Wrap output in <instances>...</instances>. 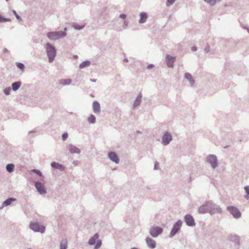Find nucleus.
Returning a JSON list of instances; mask_svg holds the SVG:
<instances>
[{"mask_svg":"<svg viewBox=\"0 0 249 249\" xmlns=\"http://www.w3.org/2000/svg\"><path fill=\"white\" fill-rule=\"evenodd\" d=\"M46 50L50 62L52 61L55 56V50L50 43L46 44Z\"/></svg>","mask_w":249,"mask_h":249,"instance_id":"nucleus-1","label":"nucleus"},{"mask_svg":"<svg viewBox=\"0 0 249 249\" xmlns=\"http://www.w3.org/2000/svg\"><path fill=\"white\" fill-rule=\"evenodd\" d=\"M30 227L32 230L36 232L43 233L45 231V227L36 222L31 223L30 225Z\"/></svg>","mask_w":249,"mask_h":249,"instance_id":"nucleus-2","label":"nucleus"},{"mask_svg":"<svg viewBox=\"0 0 249 249\" xmlns=\"http://www.w3.org/2000/svg\"><path fill=\"white\" fill-rule=\"evenodd\" d=\"M65 36V34L63 32H50L48 34V37L52 40H56L62 36Z\"/></svg>","mask_w":249,"mask_h":249,"instance_id":"nucleus-3","label":"nucleus"},{"mask_svg":"<svg viewBox=\"0 0 249 249\" xmlns=\"http://www.w3.org/2000/svg\"><path fill=\"white\" fill-rule=\"evenodd\" d=\"M227 209L233 215L234 217L238 218L241 216V213L237 208L232 206H229L228 207Z\"/></svg>","mask_w":249,"mask_h":249,"instance_id":"nucleus-4","label":"nucleus"},{"mask_svg":"<svg viewBox=\"0 0 249 249\" xmlns=\"http://www.w3.org/2000/svg\"><path fill=\"white\" fill-rule=\"evenodd\" d=\"M162 231V229L159 227H152L150 230V233L153 237H157L159 234H160Z\"/></svg>","mask_w":249,"mask_h":249,"instance_id":"nucleus-5","label":"nucleus"},{"mask_svg":"<svg viewBox=\"0 0 249 249\" xmlns=\"http://www.w3.org/2000/svg\"><path fill=\"white\" fill-rule=\"evenodd\" d=\"M35 186H36L37 191L40 194H44L46 193V191L44 185L43 184H42L41 182H36L35 184Z\"/></svg>","mask_w":249,"mask_h":249,"instance_id":"nucleus-6","label":"nucleus"},{"mask_svg":"<svg viewBox=\"0 0 249 249\" xmlns=\"http://www.w3.org/2000/svg\"><path fill=\"white\" fill-rule=\"evenodd\" d=\"M182 222L180 220H178L174 225V227L170 233V236H173L178 231L181 226Z\"/></svg>","mask_w":249,"mask_h":249,"instance_id":"nucleus-7","label":"nucleus"},{"mask_svg":"<svg viewBox=\"0 0 249 249\" xmlns=\"http://www.w3.org/2000/svg\"><path fill=\"white\" fill-rule=\"evenodd\" d=\"M175 59V57L171 56L169 55L166 56V63L169 67L172 68L173 67Z\"/></svg>","mask_w":249,"mask_h":249,"instance_id":"nucleus-8","label":"nucleus"},{"mask_svg":"<svg viewBox=\"0 0 249 249\" xmlns=\"http://www.w3.org/2000/svg\"><path fill=\"white\" fill-rule=\"evenodd\" d=\"M172 140L171 135L168 133H166L163 136L162 138V143L164 145H167Z\"/></svg>","mask_w":249,"mask_h":249,"instance_id":"nucleus-9","label":"nucleus"},{"mask_svg":"<svg viewBox=\"0 0 249 249\" xmlns=\"http://www.w3.org/2000/svg\"><path fill=\"white\" fill-rule=\"evenodd\" d=\"M208 161L211 164L213 167L214 168L217 166L216 157L213 155H210L208 158Z\"/></svg>","mask_w":249,"mask_h":249,"instance_id":"nucleus-10","label":"nucleus"},{"mask_svg":"<svg viewBox=\"0 0 249 249\" xmlns=\"http://www.w3.org/2000/svg\"><path fill=\"white\" fill-rule=\"evenodd\" d=\"M185 221L188 226H192L195 225L194 219L193 217L190 215H187L185 216Z\"/></svg>","mask_w":249,"mask_h":249,"instance_id":"nucleus-11","label":"nucleus"},{"mask_svg":"<svg viewBox=\"0 0 249 249\" xmlns=\"http://www.w3.org/2000/svg\"><path fill=\"white\" fill-rule=\"evenodd\" d=\"M108 157L109 159L113 161L116 163H119V159L115 153L113 152L109 153L108 154Z\"/></svg>","mask_w":249,"mask_h":249,"instance_id":"nucleus-12","label":"nucleus"},{"mask_svg":"<svg viewBox=\"0 0 249 249\" xmlns=\"http://www.w3.org/2000/svg\"><path fill=\"white\" fill-rule=\"evenodd\" d=\"M146 243L148 247L150 248L153 249L156 247L155 241L150 238H147L146 239Z\"/></svg>","mask_w":249,"mask_h":249,"instance_id":"nucleus-13","label":"nucleus"},{"mask_svg":"<svg viewBox=\"0 0 249 249\" xmlns=\"http://www.w3.org/2000/svg\"><path fill=\"white\" fill-rule=\"evenodd\" d=\"M68 149L70 152L71 154L80 153V150L78 148L72 145H69L68 147Z\"/></svg>","mask_w":249,"mask_h":249,"instance_id":"nucleus-14","label":"nucleus"},{"mask_svg":"<svg viewBox=\"0 0 249 249\" xmlns=\"http://www.w3.org/2000/svg\"><path fill=\"white\" fill-rule=\"evenodd\" d=\"M93 109L95 113H99L100 111V106L98 102L94 101L93 103Z\"/></svg>","mask_w":249,"mask_h":249,"instance_id":"nucleus-15","label":"nucleus"},{"mask_svg":"<svg viewBox=\"0 0 249 249\" xmlns=\"http://www.w3.org/2000/svg\"><path fill=\"white\" fill-rule=\"evenodd\" d=\"M141 18L139 20V22L140 23H144L146 21V20L147 18V14L144 12H142L140 14Z\"/></svg>","mask_w":249,"mask_h":249,"instance_id":"nucleus-16","label":"nucleus"},{"mask_svg":"<svg viewBox=\"0 0 249 249\" xmlns=\"http://www.w3.org/2000/svg\"><path fill=\"white\" fill-rule=\"evenodd\" d=\"M98 237H99V236H98V234L96 233V234H94L93 237L91 238L89 240V243L90 245H94V244H95V242H96L95 241H96V240L98 239Z\"/></svg>","mask_w":249,"mask_h":249,"instance_id":"nucleus-17","label":"nucleus"},{"mask_svg":"<svg viewBox=\"0 0 249 249\" xmlns=\"http://www.w3.org/2000/svg\"><path fill=\"white\" fill-rule=\"evenodd\" d=\"M16 199L13 198H9L6 199L3 202L2 205L3 206H6L9 205L12 201H15Z\"/></svg>","mask_w":249,"mask_h":249,"instance_id":"nucleus-18","label":"nucleus"},{"mask_svg":"<svg viewBox=\"0 0 249 249\" xmlns=\"http://www.w3.org/2000/svg\"><path fill=\"white\" fill-rule=\"evenodd\" d=\"M67 248V240L66 239L63 240L60 244L61 249H66Z\"/></svg>","mask_w":249,"mask_h":249,"instance_id":"nucleus-19","label":"nucleus"},{"mask_svg":"<svg viewBox=\"0 0 249 249\" xmlns=\"http://www.w3.org/2000/svg\"><path fill=\"white\" fill-rule=\"evenodd\" d=\"M14 168V165L13 164H9L6 166V170L9 173L13 172Z\"/></svg>","mask_w":249,"mask_h":249,"instance_id":"nucleus-20","label":"nucleus"},{"mask_svg":"<svg viewBox=\"0 0 249 249\" xmlns=\"http://www.w3.org/2000/svg\"><path fill=\"white\" fill-rule=\"evenodd\" d=\"M20 86V82H15L12 84V89L14 90H16L18 89Z\"/></svg>","mask_w":249,"mask_h":249,"instance_id":"nucleus-21","label":"nucleus"},{"mask_svg":"<svg viewBox=\"0 0 249 249\" xmlns=\"http://www.w3.org/2000/svg\"><path fill=\"white\" fill-rule=\"evenodd\" d=\"M51 166L53 168L57 169H61L63 168L61 164L55 162L52 163Z\"/></svg>","mask_w":249,"mask_h":249,"instance_id":"nucleus-22","label":"nucleus"},{"mask_svg":"<svg viewBox=\"0 0 249 249\" xmlns=\"http://www.w3.org/2000/svg\"><path fill=\"white\" fill-rule=\"evenodd\" d=\"M185 76L186 78V79H187L188 80H189L191 83L193 84L194 83V81L193 79L192 76L190 73H185Z\"/></svg>","mask_w":249,"mask_h":249,"instance_id":"nucleus-23","label":"nucleus"},{"mask_svg":"<svg viewBox=\"0 0 249 249\" xmlns=\"http://www.w3.org/2000/svg\"><path fill=\"white\" fill-rule=\"evenodd\" d=\"M90 64V62L89 61H86L84 62H83L80 65V68H84L87 66H89Z\"/></svg>","mask_w":249,"mask_h":249,"instance_id":"nucleus-24","label":"nucleus"},{"mask_svg":"<svg viewBox=\"0 0 249 249\" xmlns=\"http://www.w3.org/2000/svg\"><path fill=\"white\" fill-rule=\"evenodd\" d=\"M208 207L207 205L201 206L198 209L199 213H205L206 212V207Z\"/></svg>","mask_w":249,"mask_h":249,"instance_id":"nucleus-25","label":"nucleus"},{"mask_svg":"<svg viewBox=\"0 0 249 249\" xmlns=\"http://www.w3.org/2000/svg\"><path fill=\"white\" fill-rule=\"evenodd\" d=\"M88 121L90 123H94L95 122V117L93 115H91L88 118Z\"/></svg>","mask_w":249,"mask_h":249,"instance_id":"nucleus-26","label":"nucleus"},{"mask_svg":"<svg viewBox=\"0 0 249 249\" xmlns=\"http://www.w3.org/2000/svg\"><path fill=\"white\" fill-rule=\"evenodd\" d=\"M71 83V80L69 79L62 80L61 83L63 85H69Z\"/></svg>","mask_w":249,"mask_h":249,"instance_id":"nucleus-27","label":"nucleus"},{"mask_svg":"<svg viewBox=\"0 0 249 249\" xmlns=\"http://www.w3.org/2000/svg\"><path fill=\"white\" fill-rule=\"evenodd\" d=\"M10 20H11L10 19L3 18L0 15V22H7V21H10Z\"/></svg>","mask_w":249,"mask_h":249,"instance_id":"nucleus-28","label":"nucleus"},{"mask_svg":"<svg viewBox=\"0 0 249 249\" xmlns=\"http://www.w3.org/2000/svg\"><path fill=\"white\" fill-rule=\"evenodd\" d=\"M17 66L21 70H23L24 69V65L21 63H17Z\"/></svg>","mask_w":249,"mask_h":249,"instance_id":"nucleus-29","label":"nucleus"},{"mask_svg":"<svg viewBox=\"0 0 249 249\" xmlns=\"http://www.w3.org/2000/svg\"><path fill=\"white\" fill-rule=\"evenodd\" d=\"M205 1L208 2L210 4L213 5L215 3V0H204Z\"/></svg>","mask_w":249,"mask_h":249,"instance_id":"nucleus-30","label":"nucleus"},{"mask_svg":"<svg viewBox=\"0 0 249 249\" xmlns=\"http://www.w3.org/2000/svg\"><path fill=\"white\" fill-rule=\"evenodd\" d=\"M175 0H167L166 2V5L167 6H170V5L172 4Z\"/></svg>","mask_w":249,"mask_h":249,"instance_id":"nucleus-31","label":"nucleus"},{"mask_svg":"<svg viewBox=\"0 0 249 249\" xmlns=\"http://www.w3.org/2000/svg\"><path fill=\"white\" fill-rule=\"evenodd\" d=\"M101 241L98 240L97 242V244L95 245V248L96 249H97L101 246Z\"/></svg>","mask_w":249,"mask_h":249,"instance_id":"nucleus-32","label":"nucleus"},{"mask_svg":"<svg viewBox=\"0 0 249 249\" xmlns=\"http://www.w3.org/2000/svg\"><path fill=\"white\" fill-rule=\"evenodd\" d=\"M68 135L67 133H64L62 136V139L63 140H65L68 138Z\"/></svg>","mask_w":249,"mask_h":249,"instance_id":"nucleus-33","label":"nucleus"},{"mask_svg":"<svg viewBox=\"0 0 249 249\" xmlns=\"http://www.w3.org/2000/svg\"><path fill=\"white\" fill-rule=\"evenodd\" d=\"M10 91V89H5L4 90V92L6 95H8L9 94Z\"/></svg>","mask_w":249,"mask_h":249,"instance_id":"nucleus-34","label":"nucleus"},{"mask_svg":"<svg viewBox=\"0 0 249 249\" xmlns=\"http://www.w3.org/2000/svg\"><path fill=\"white\" fill-rule=\"evenodd\" d=\"M33 171L35 173H36L37 175L41 176L42 175V174L40 171L37 170H34Z\"/></svg>","mask_w":249,"mask_h":249,"instance_id":"nucleus-35","label":"nucleus"},{"mask_svg":"<svg viewBox=\"0 0 249 249\" xmlns=\"http://www.w3.org/2000/svg\"><path fill=\"white\" fill-rule=\"evenodd\" d=\"M13 13L14 14V15H15L16 17L18 19H20V18L19 17V16L17 14V13H16V12L15 11H13Z\"/></svg>","mask_w":249,"mask_h":249,"instance_id":"nucleus-36","label":"nucleus"},{"mask_svg":"<svg viewBox=\"0 0 249 249\" xmlns=\"http://www.w3.org/2000/svg\"><path fill=\"white\" fill-rule=\"evenodd\" d=\"M245 190L246 192V193L248 194V195H249V186H247L245 187Z\"/></svg>","mask_w":249,"mask_h":249,"instance_id":"nucleus-37","label":"nucleus"},{"mask_svg":"<svg viewBox=\"0 0 249 249\" xmlns=\"http://www.w3.org/2000/svg\"><path fill=\"white\" fill-rule=\"evenodd\" d=\"M140 100H141V98L138 97L136 100V101L135 102V105H136V104H137V105H138L139 104Z\"/></svg>","mask_w":249,"mask_h":249,"instance_id":"nucleus-38","label":"nucleus"},{"mask_svg":"<svg viewBox=\"0 0 249 249\" xmlns=\"http://www.w3.org/2000/svg\"><path fill=\"white\" fill-rule=\"evenodd\" d=\"M73 26L76 29H80L83 27V26H78L77 25H74Z\"/></svg>","mask_w":249,"mask_h":249,"instance_id":"nucleus-39","label":"nucleus"},{"mask_svg":"<svg viewBox=\"0 0 249 249\" xmlns=\"http://www.w3.org/2000/svg\"><path fill=\"white\" fill-rule=\"evenodd\" d=\"M125 17H126L125 15L124 14H121L120 16V17L121 18H125Z\"/></svg>","mask_w":249,"mask_h":249,"instance_id":"nucleus-40","label":"nucleus"},{"mask_svg":"<svg viewBox=\"0 0 249 249\" xmlns=\"http://www.w3.org/2000/svg\"><path fill=\"white\" fill-rule=\"evenodd\" d=\"M192 50L194 51H195L196 50V47H192Z\"/></svg>","mask_w":249,"mask_h":249,"instance_id":"nucleus-41","label":"nucleus"},{"mask_svg":"<svg viewBox=\"0 0 249 249\" xmlns=\"http://www.w3.org/2000/svg\"><path fill=\"white\" fill-rule=\"evenodd\" d=\"M152 67H153L152 65H148L147 68H152Z\"/></svg>","mask_w":249,"mask_h":249,"instance_id":"nucleus-42","label":"nucleus"},{"mask_svg":"<svg viewBox=\"0 0 249 249\" xmlns=\"http://www.w3.org/2000/svg\"><path fill=\"white\" fill-rule=\"evenodd\" d=\"M216 211L218 212H220V210L221 209H216Z\"/></svg>","mask_w":249,"mask_h":249,"instance_id":"nucleus-43","label":"nucleus"},{"mask_svg":"<svg viewBox=\"0 0 249 249\" xmlns=\"http://www.w3.org/2000/svg\"><path fill=\"white\" fill-rule=\"evenodd\" d=\"M210 213H214V212H212L211 211H210Z\"/></svg>","mask_w":249,"mask_h":249,"instance_id":"nucleus-44","label":"nucleus"},{"mask_svg":"<svg viewBox=\"0 0 249 249\" xmlns=\"http://www.w3.org/2000/svg\"><path fill=\"white\" fill-rule=\"evenodd\" d=\"M7 1H8V0H6Z\"/></svg>","mask_w":249,"mask_h":249,"instance_id":"nucleus-45","label":"nucleus"}]
</instances>
